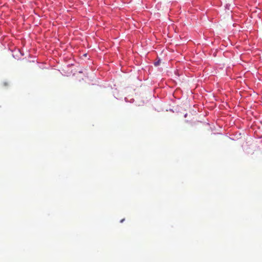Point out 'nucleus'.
<instances>
[{"instance_id":"f03ea898","label":"nucleus","mask_w":262,"mask_h":262,"mask_svg":"<svg viewBox=\"0 0 262 262\" xmlns=\"http://www.w3.org/2000/svg\"><path fill=\"white\" fill-rule=\"evenodd\" d=\"M4 85H5V86L8 85V84L7 83H4Z\"/></svg>"},{"instance_id":"f257e3e1","label":"nucleus","mask_w":262,"mask_h":262,"mask_svg":"<svg viewBox=\"0 0 262 262\" xmlns=\"http://www.w3.org/2000/svg\"><path fill=\"white\" fill-rule=\"evenodd\" d=\"M124 221V219H122L120 221V222L121 223H122L123 221Z\"/></svg>"}]
</instances>
